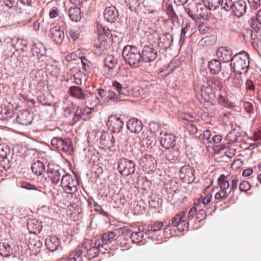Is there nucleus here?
I'll return each mask as SVG.
<instances>
[{
  "label": "nucleus",
  "mask_w": 261,
  "mask_h": 261,
  "mask_svg": "<svg viewBox=\"0 0 261 261\" xmlns=\"http://www.w3.org/2000/svg\"><path fill=\"white\" fill-rule=\"evenodd\" d=\"M194 169L189 165L182 166L178 173L179 177L182 182L190 184L192 182L195 177Z\"/></svg>",
  "instance_id": "12"
},
{
  "label": "nucleus",
  "mask_w": 261,
  "mask_h": 261,
  "mask_svg": "<svg viewBox=\"0 0 261 261\" xmlns=\"http://www.w3.org/2000/svg\"><path fill=\"white\" fill-rule=\"evenodd\" d=\"M45 245L47 248L52 252H54L60 247V240L55 236L48 237L45 240Z\"/></svg>",
  "instance_id": "27"
},
{
  "label": "nucleus",
  "mask_w": 261,
  "mask_h": 261,
  "mask_svg": "<svg viewBox=\"0 0 261 261\" xmlns=\"http://www.w3.org/2000/svg\"><path fill=\"white\" fill-rule=\"evenodd\" d=\"M127 128L131 133L138 134L142 130L143 124L140 120L132 118L127 122Z\"/></svg>",
  "instance_id": "26"
},
{
  "label": "nucleus",
  "mask_w": 261,
  "mask_h": 261,
  "mask_svg": "<svg viewBox=\"0 0 261 261\" xmlns=\"http://www.w3.org/2000/svg\"><path fill=\"white\" fill-rule=\"evenodd\" d=\"M251 188L250 183L247 181H242L239 185V189L241 192H247Z\"/></svg>",
  "instance_id": "53"
},
{
  "label": "nucleus",
  "mask_w": 261,
  "mask_h": 261,
  "mask_svg": "<svg viewBox=\"0 0 261 261\" xmlns=\"http://www.w3.org/2000/svg\"><path fill=\"white\" fill-rule=\"evenodd\" d=\"M118 169L119 173L124 176H128L134 173L135 164L130 160L122 158L118 161Z\"/></svg>",
  "instance_id": "10"
},
{
  "label": "nucleus",
  "mask_w": 261,
  "mask_h": 261,
  "mask_svg": "<svg viewBox=\"0 0 261 261\" xmlns=\"http://www.w3.org/2000/svg\"><path fill=\"white\" fill-rule=\"evenodd\" d=\"M47 177L50 179L52 184L57 185L60 179L61 173L59 170L49 168L46 172Z\"/></svg>",
  "instance_id": "32"
},
{
  "label": "nucleus",
  "mask_w": 261,
  "mask_h": 261,
  "mask_svg": "<svg viewBox=\"0 0 261 261\" xmlns=\"http://www.w3.org/2000/svg\"><path fill=\"white\" fill-rule=\"evenodd\" d=\"M31 53L34 58V60L36 58L41 62H44L46 58V49L41 42L34 43L31 48Z\"/></svg>",
  "instance_id": "14"
},
{
  "label": "nucleus",
  "mask_w": 261,
  "mask_h": 261,
  "mask_svg": "<svg viewBox=\"0 0 261 261\" xmlns=\"http://www.w3.org/2000/svg\"><path fill=\"white\" fill-rule=\"evenodd\" d=\"M61 185L66 193L72 195L76 192L78 190V182L76 177L69 174H65L62 176Z\"/></svg>",
  "instance_id": "8"
},
{
  "label": "nucleus",
  "mask_w": 261,
  "mask_h": 261,
  "mask_svg": "<svg viewBox=\"0 0 261 261\" xmlns=\"http://www.w3.org/2000/svg\"><path fill=\"white\" fill-rule=\"evenodd\" d=\"M220 0H201L208 8L212 10H215L220 6Z\"/></svg>",
  "instance_id": "45"
},
{
  "label": "nucleus",
  "mask_w": 261,
  "mask_h": 261,
  "mask_svg": "<svg viewBox=\"0 0 261 261\" xmlns=\"http://www.w3.org/2000/svg\"><path fill=\"white\" fill-rule=\"evenodd\" d=\"M69 93L71 96L79 100L85 99L86 101H90V98L92 97L91 93L87 91H84L81 87L78 86H71L69 88Z\"/></svg>",
  "instance_id": "16"
},
{
  "label": "nucleus",
  "mask_w": 261,
  "mask_h": 261,
  "mask_svg": "<svg viewBox=\"0 0 261 261\" xmlns=\"http://www.w3.org/2000/svg\"><path fill=\"white\" fill-rule=\"evenodd\" d=\"M172 42V36L170 33H166L159 37L158 46L164 50H167Z\"/></svg>",
  "instance_id": "24"
},
{
  "label": "nucleus",
  "mask_w": 261,
  "mask_h": 261,
  "mask_svg": "<svg viewBox=\"0 0 261 261\" xmlns=\"http://www.w3.org/2000/svg\"><path fill=\"white\" fill-rule=\"evenodd\" d=\"M165 152L166 158L171 163H174L179 155L178 149L177 147H174L170 149H166Z\"/></svg>",
  "instance_id": "34"
},
{
  "label": "nucleus",
  "mask_w": 261,
  "mask_h": 261,
  "mask_svg": "<svg viewBox=\"0 0 261 261\" xmlns=\"http://www.w3.org/2000/svg\"><path fill=\"white\" fill-rule=\"evenodd\" d=\"M107 125L112 132L118 133L123 127V122L119 118L111 116L108 119Z\"/></svg>",
  "instance_id": "20"
},
{
  "label": "nucleus",
  "mask_w": 261,
  "mask_h": 261,
  "mask_svg": "<svg viewBox=\"0 0 261 261\" xmlns=\"http://www.w3.org/2000/svg\"><path fill=\"white\" fill-rule=\"evenodd\" d=\"M103 16L107 21L112 23L117 20L119 16V13L115 7L111 6L106 8Z\"/></svg>",
  "instance_id": "22"
},
{
  "label": "nucleus",
  "mask_w": 261,
  "mask_h": 261,
  "mask_svg": "<svg viewBox=\"0 0 261 261\" xmlns=\"http://www.w3.org/2000/svg\"><path fill=\"white\" fill-rule=\"evenodd\" d=\"M9 168V160L7 158L0 156V170H6Z\"/></svg>",
  "instance_id": "51"
},
{
  "label": "nucleus",
  "mask_w": 261,
  "mask_h": 261,
  "mask_svg": "<svg viewBox=\"0 0 261 261\" xmlns=\"http://www.w3.org/2000/svg\"><path fill=\"white\" fill-rule=\"evenodd\" d=\"M94 111V109L86 107L81 109L76 105H72L67 107L64 110V114L66 117H69L72 114V118L70 121V124L74 125L81 120L87 121L91 118L92 113Z\"/></svg>",
  "instance_id": "3"
},
{
  "label": "nucleus",
  "mask_w": 261,
  "mask_h": 261,
  "mask_svg": "<svg viewBox=\"0 0 261 261\" xmlns=\"http://www.w3.org/2000/svg\"><path fill=\"white\" fill-rule=\"evenodd\" d=\"M91 95H92V97L90 98V99L91 100L90 101H86L87 102H89L90 105H92L93 106H96L99 103V99L96 95H93L91 93Z\"/></svg>",
  "instance_id": "60"
},
{
  "label": "nucleus",
  "mask_w": 261,
  "mask_h": 261,
  "mask_svg": "<svg viewBox=\"0 0 261 261\" xmlns=\"http://www.w3.org/2000/svg\"><path fill=\"white\" fill-rule=\"evenodd\" d=\"M250 25L256 32L259 31L261 27V9L255 16H252L249 22Z\"/></svg>",
  "instance_id": "31"
},
{
  "label": "nucleus",
  "mask_w": 261,
  "mask_h": 261,
  "mask_svg": "<svg viewBox=\"0 0 261 261\" xmlns=\"http://www.w3.org/2000/svg\"><path fill=\"white\" fill-rule=\"evenodd\" d=\"M13 253L12 248L6 242L0 243V255L3 257H8Z\"/></svg>",
  "instance_id": "40"
},
{
  "label": "nucleus",
  "mask_w": 261,
  "mask_h": 261,
  "mask_svg": "<svg viewBox=\"0 0 261 261\" xmlns=\"http://www.w3.org/2000/svg\"><path fill=\"white\" fill-rule=\"evenodd\" d=\"M31 169L35 174L37 176L41 175L45 171V164L39 161H37L32 164Z\"/></svg>",
  "instance_id": "38"
},
{
  "label": "nucleus",
  "mask_w": 261,
  "mask_h": 261,
  "mask_svg": "<svg viewBox=\"0 0 261 261\" xmlns=\"http://www.w3.org/2000/svg\"><path fill=\"white\" fill-rule=\"evenodd\" d=\"M122 55L125 62L130 66L138 67L140 65L142 62L141 53L136 46L127 45L124 46Z\"/></svg>",
  "instance_id": "5"
},
{
  "label": "nucleus",
  "mask_w": 261,
  "mask_h": 261,
  "mask_svg": "<svg viewBox=\"0 0 261 261\" xmlns=\"http://www.w3.org/2000/svg\"><path fill=\"white\" fill-rule=\"evenodd\" d=\"M97 31L99 36L97 39L94 40L93 46L99 53H101L108 46L107 40L109 39V30L100 24H97Z\"/></svg>",
  "instance_id": "6"
},
{
  "label": "nucleus",
  "mask_w": 261,
  "mask_h": 261,
  "mask_svg": "<svg viewBox=\"0 0 261 261\" xmlns=\"http://www.w3.org/2000/svg\"><path fill=\"white\" fill-rule=\"evenodd\" d=\"M196 15L197 19H203L206 20L211 16V10L203 2L199 3L196 6Z\"/></svg>",
  "instance_id": "18"
},
{
  "label": "nucleus",
  "mask_w": 261,
  "mask_h": 261,
  "mask_svg": "<svg viewBox=\"0 0 261 261\" xmlns=\"http://www.w3.org/2000/svg\"><path fill=\"white\" fill-rule=\"evenodd\" d=\"M190 28V24L186 23L185 27H184L181 30L180 33V41H184L185 39L186 34Z\"/></svg>",
  "instance_id": "59"
},
{
  "label": "nucleus",
  "mask_w": 261,
  "mask_h": 261,
  "mask_svg": "<svg viewBox=\"0 0 261 261\" xmlns=\"http://www.w3.org/2000/svg\"><path fill=\"white\" fill-rule=\"evenodd\" d=\"M156 163V159L151 155H144L140 160V166L148 173H152L155 171Z\"/></svg>",
  "instance_id": "11"
},
{
  "label": "nucleus",
  "mask_w": 261,
  "mask_h": 261,
  "mask_svg": "<svg viewBox=\"0 0 261 261\" xmlns=\"http://www.w3.org/2000/svg\"><path fill=\"white\" fill-rule=\"evenodd\" d=\"M188 117H189L190 118H193V117L191 115H188L187 116L185 117L184 119L190 122V124L188 125V127L190 132L192 134H195L197 132V128L192 123L193 121L192 120H189Z\"/></svg>",
  "instance_id": "52"
},
{
  "label": "nucleus",
  "mask_w": 261,
  "mask_h": 261,
  "mask_svg": "<svg viewBox=\"0 0 261 261\" xmlns=\"http://www.w3.org/2000/svg\"><path fill=\"white\" fill-rule=\"evenodd\" d=\"M142 61L144 62H151L154 61L157 58V51L151 46L145 45L141 53Z\"/></svg>",
  "instance_id": "17"
},
{
  "label": "nucleus",
  "mask_w": 261,
  "mask_h": 261,
  "mask_svg": "<svg viewBox=\"0 0 261 261\" xmlns=\"http://www.w3.org/2000/svg\"><path fill=\"white\" fill-rule=\"evenodd\" d=\"M142 230H144L143 228L141 229V227H139L138 231L132 232L130 230L124 229L122 230V233L130 237L134 243H138L142 241L144 237Z\"/></svg>",
  "instance_id": "21"
},
{
  "label": "nucleus",
  "mask_w": 261,
  "mask_h": 261,
  "mask_svg": "<svg viewBox=\"0 0 261 261\" xmlns=\"http://www.w3.org/2000/svg\"><path fill=\"white\" fill-rule=\"evenodd\" d=\"M251 9L256 10L261 6L260 0H248Z\"/></svg>",
  "instance_id": "54"
},
{
  "label": "nucleus",
  "mask_w": 261,
  "mask_h": 261,
  "mask_svg": "<svg viewBox=\"0 0 261 261\" xmlns=\"http://www.w3.org/2000/svg\"><path fill=\"white\" fill-rule=\"evenodd\" d=\"M164 226L162 222L154 221L149 225L145 229V234L151 239H153L152 233H155L160 230Z\"/></svg>",
  "instance_id": "25"
},
{
  "label": "nucleus",
  "mask_w": 261,
  "mask_h": 261,
  "mask_svg": "<svg viewBox=\"0 0 261 261\" xmlns=\"http://www.w3.org/2000/svg\"><path fill=\"white\" fill-rule=\"evenodd\" d=\"M148 204L151 208H158L162 204V199L157 195H152L149 198Z\"/></svg>",
  "instance_id": "41"
},
{
  "label": "nucleus",
  "mask_w": 261,
  "mask_h": 261,
  "mask_svg": "<svg viewBox=\"0 0 261 261\" xmlns=\"http://www.w3.org/2000/svg\"><path fill=\"white\" fill-rule=\"evenodd\" d=\"M117 64V60L112 55H109L105 59V65L109 68L110 70L114 69Z\"/></svg>",
  "instance_id": "42"
},
{
  "label": "nucleus",
  "mask_w": 261,
  "mask_h": 261,
  "mask_svg": "<svg viewBox=\"0 0 261 261\" xmlns=\"http://www.w3.org/2000/svg\"><path fill=\"white\" fill-rule=\"evenodd\" d=\"M210 85H211V88L213 90L215 89L216 91L222 92L224 91V83L222 80L218 78L213 77L210 79L209 80Z\"/></svg>",
  "instance_id": "35"
},
{
  "label": "nucleus",
  "mask_w": 261,
  "mask_h": 261,
  "mask_svg": "<svg viewBox=\"0 0 261 261\" xmlns=\"http://www.w3.org/2000/svg\"><path fill=\"white\" fill-rule=\"evenodd\" d=\"M59 15V10L56 7L51 8L49 12V16L51 18H54Z\"/></svg>",
  "instance_id": "64"
},
{
  "label": "nucleus",
  "mask_w": 261,
  "mask_h": 261,
  "mask_svg": "<svg viewBox=\"0 0 261 261\" xmlns=\"http://www.w3.org/2000/svg\"><path fill=\"white\" fill-rule=\"evenodd\" d=\"M51 37L56 43H60L64 37L63 29L59 26H53L50 30Z\"/></svg>",
  "instance_id": "28"
},
{
  "label": "nucleus",
  "mask_w": 261,
  "mask_h": 261,
  "mask_svg": "<svg viewBox=\"0 0 261 261\" xmlns=\"http://www.w3.org/2000/svg\"><path fill=\"white\" fill-rule=\"evenodd\" d=\"M246 88L247 90L254 91L255 89V86L253 81L251 80H247L245 83Z\"/></svg>",
  "instance_id": "62"
},
{
  "label": "nucleus",
  "mask_w": 261,
  "mask_h": 261,
  "mask_svg": "<svg viewBox=\"0 0 261 261\" xmlns=\"http://www.w3.org/2000/svg\"><path fill=\"white\" fill-rule=\"evenodd\" d=\"M68 14L72 21L78 22L81 19L80 8L75 7H71L68 11Z\"/></svg>",
  "instance_id": "39"
},
{
  "label": "nucleus",
  "mask_w": 261,
  "mask_h": 261,
  "mask_svg": "<svg viewBox=\"0 0 261 261\" xmlns=\"http://www.w3.org/2000/svg\"><path fill=\"white\" fill-rule=\"evenodd\" d=\"M83 69L87 72H91L92 69V65L91 62L84 57H80Z\"/></svg>",
  "instance_id": "47"
},
{
  "label": "nucleus",
  "mask_w": 261,
  "mask_h": 261,
  "mask_svg": "<svg viewBox=\"0 0 261 261\" xmlns=\"http://www.w3.org/2000/svg\"><path fill=\"white\" fill-rule=\"evenodd\" d=\"M20 187L29 190H34L36 191L37 193L39 195H42L43 194V193L41 191L37 189V187L35 186L28 182L22 183L20 185Z\"/></svg>",
  "instance_id": "49"
},
{
  "label": "nucleus",
  "mask_w": 261,
  "mask_h": 261,
  "mask_svg": "<svg viewBox=\"0 0 261 261\" xmlns=\"http://www.w3.org/2000/svg\"><path fill=\"white\" fill-rule=\"evenodd\" d=\"M197 210L195 207H193L190 209L188 215V221H190L194 218L196 214L197 213Z\"/></svg>",
  "instance_id": "63"
},
{
  "label": "nucleus",
  "mask_w": 261,
  "mask_h": 261,
  "mask_svg": "<svg viewBox=\"0 0 261 261\" xmlns=\"http://www.w3.org/2000/svg\"><path fill=\"white\" fill-rule=\"evenodd\" d=\"M27 226L30 231L34 233L39 232L42 229L41 222L36 219L29 220Z\"/></svg>",
  "instance_id": "37"
},
{
  "label": "nucleus",
  "mask_w": 261,
  "mask_h": 261,
  "mask_svg": "<svg viewBox=\"0 0 261 261\" xmlns=\"http://www.w3.org/2000/svg\"><path fill=\"white\" fill-rule=\"evenodd\" d=\"M160 144L165 149H170L176 146V137L171 133H161Z\"/></svg>",
  "instance_id": "15"
},
{
  "label": "nucleus",
  "mask_w": 261,
  "mask_h": 261,
  "mask_svg": "<svg viewBox=\"0 0 261 261\" xmlns=\"http://www.w3.org/2000/svg\"><path fill=\"white\" fill-rule=\"evenodd\" d=\"M231 179V177L229 175L225 176L224 174H221L217 180V184L221 190L226 191L230 186L229 180Z\"/></svg>",
  "instance_id": "33"
},
{
  "label": "nucleus",
  "mask_w": 261,
  "mask_h": 261,
  "mask_svg": "<svg viewBox=\"0 0 261 261\" xmlns=\"http://www.w3.org/2000/svg\"><path fill=\"white\" fill-rule=\"evenodd\" d=\"M33 120V114L28 110L20 112L17 116V121L22 125H28Z\"/></svg>",
  "instance_id": "23"
},
{
  "label": "nucleus",
  "mask_w": 261,
  "mask_h": 261,
  "mask_svg": "<svg viewBox=\"0 0 261 261\" xmlns=\"http://www.w3.org/2000/svg\"><path fill=\"white\" fill-rule=\"evenodd\" d=\"M42 246V243L40 241H33L30 243V248H32V249L38 251L37 249H40Z\"/></svg>",
  "instance_id": "56"
},
{
  "label": "nucleus",
  "mask_w": 261,
  "mask_h": 261,
  "mask_svg": "<svg viewBox=\"0 0 261 261\" xmlns=\"http://www.w3.org/2000/svg\"><path fill=\"white\" fill-rule=\"evenodd\" d=\"M247 8V3L243 0H238L233 2L232 13L237 17L243 16Z\"/></svg>",
  "instance_id": "19"
},
{
  "label": "nucleus",
  "mask_w": 261,
  "mask_h": 261,
  "mask_svg": "<svg viewBox=\"0 0 261 261\" xmlns=\"http://www.w3.org/2000/svg\"><path fill=\"white\" fill-rule=\"evenodd\" d=\"M225 140L228 144H233L238 142L237 135L234 132H229L226 136Z\"/></svg>",
  "instance_id": "48"
},
{
  "label": "nucleus",
  "mask_w": 261,
  "mask_h": 261,
  "mask_svg": "<svg viewBox=\"0 0 261 261\" xmlns=\"http://www.w3.org/2000/svg\"><path fill=\"white\" fill-rule=\"evenodd\" d=\"M185 216L184 211L180 212L171 220L172 226L176 227L180 232L187 229L189 226V222L186 219H184Z\"/></svg>",
  "instance_id": "13"
},
{
  "label": "nucleus",
  "mask_w": 261,
  "mask_h": 261,
  "mask_svg": "<svg viewBox=\"0 0 261 261\" xmlns=\"http://www.w3.org/2000/svg\"><path fill=\"white\" fill-rule=\"evenodd\" d=\"M143 141L146 145L150 148H151L153 146V145L154 144L155 141L154 138L151 136H147Z\"/></svg>",
  "instance_id": "57"
},
{
  "label": "nucleus",
  "mask_w": 261,
  "mask_h": 261,
  "mask_svg": "<svg viewBox=\"0 0 261 261\" xmlns=\"http://www.w3.org/2000/svg\"><path fill=\"white\" fill-rule=\"evenodd\" d=\"M208 67L211 74H218L222 69L221 62L217 59L211 60L208 62Z\"/></svg>",
  "instance_id": "30"
},
{
  "label": "nucleus",
  "mask_w": 261,
  "mask_h": 261,
  "mask_svg": "<svg viewBox=\"0 0 261 261\" xmlns=\"http://www.w3.org/2000/svg\"><path fill=\"white\" fill-rule=\"evenodd\" d=\"M228 194L227 191H223L220 190L215 195V198L216 199H221L223 198H226L227 197Z\"/></svg>",
  "instance_id": "58"
},
{
  "label": "nucleus",
  "mask_w": 261,
  "mask_h": 261,
  "mask_svg": "<svg viewBox=\"0 0 261 261\" xmlns=\"http://www.w3.org/2000/svg\"><path fill=\"white\" fill-rule=\"evenodd\" d=\"M94 111V109L86 107L81 109L76 105H72L67 107L64 110V114L66 117H69L72 114V118L70 121V124L74 125L81 120L87 121L91 118L92 113Z\"/></svg>",
  "instance_id": "2"
},
{
  "label": "nucleus",
  "mask_w": 261,
  "mask_h": 261,
  "mask_svg": "<svg viewBox=\"0 0 261 261\" xmlns=\"http://www.w3.org/2000/svg\"><path fill=\"white\" fill-rule=\"evenodd\" d=\"M217 56L223 62H227L229 61L231 62L232 58L231 51L225 47H222L218 49L217 51Z\"/></svg>",
  "instance_id": "29"
},
{
  "label": "nucleus",
  "mask_w": 261,
  "mask_h": 261,
  "mask_svg": "<svg viewBox=\"0 0 261 261\" xmlns=\"http://www.w3.org/2000/svg\"><path fill=\"white\" fill-rule=\"evenodd\" d=\"M229 80L230 81L231 84L232 86H233L236 88L239 89L241 88L243 81L241 79V76L240 74L236 75L234 74L229 77Z\"/></svg>",
  "instance_id": "43"
},
{
  "label": "nucleus",
  "mask_w": 261,
  "mask_h": 261,
  "mask_svg": "<svg viewBox=\"0 0 261 261\" xmlns=\"http://www.w3.org/2000/svg\"><path fill=\"white\" fill-rule=\"evenodd\" d=\"M166 13L169 17L171 20L172 23L177 22L178 17L173 10V6L171 4H167L166 7Z\"/></svg>",
  "instance_id": "44"
},
{
  "label": "nucleus",
  "mask_w": 261,
  "mask_h": 261,
  "mask_svg": "<svg viewBox=\"0 0 261 261\" xmlns=\"http://www.w3.org/2000/svg\"><path fill=\"white\" fill-rule=\"evenodd\" d=\"M51 144L53 147L60 152H63L67 155L72 153L73 147L71 144V141L69 138L54 137L51 139Z\"/></svg>",
  "instance_id": "7"
},
{
  "label": "nucleus",
  "mask_w": 261,
  "mask_h": 261,
  "mask_svg": "<svg viewBox=\"0 0 261 261\" xmlns=\"http://www.w3.org/2000/svg\"><path fill=\"white\" fill-rule=\"evenodd\" d=\"M125 3L132 11L135 10L139 6L138 0H125Z\"/></svg>",
  "instance_id": "50"
},
{
  "label": "nucleus",
  "mask_w": 261,
  "mask_h": 261,
  "mask_svg": "<svg viewBox=\"0 0 261 261\" xmlns=\"http://www.w3.org/2000/svg\"><path fill=\"white\" fill-rule=\"evenodd\" d=\"M195 96L200 99V102H211L215 97L212 88L210 86H195Z\"/></svg>",
  "instance_id": "9"
},
{
  "label": "nucleus",
  "mask_w": 261,
  "mask_h": 261,
  "mask_svg": "<svg viewBox=\"0 0 261 261\" xmlns=\"http://www.w3.org/2000/svg\"><path fill=\"white\" fill-rule=\"evenodd\" d=\"M249 56L245 51L234 55L231 60L230 67L238 74H246L249 67Z\"/></svg>",
  "instance_id": "4"
},
{
  "label": "nucleus",
  "mask_w": 261,
  "mask_h": 261,
  "mask_svg": "<svg viewBox=\"0 0 261 261\" xmlns=\"http://www.w3.org/2000/svg\"><path fill=\"white\" fill-rule=\"evenodd\" d=\"M116 233L114 231H108L103 233L99 239L96 240L93 244L92 241L85 240L81 246H79L81 249L86 250L84 256L89 259L93 258L98 255L99 252L104 253L105 251L111 249L112 243Z\"/></svg>",
  "instance_id": "1"
},
{
  "label": "nucleus",
  "mask_w": 261,
  "mask_h": 261,
  "mask_svg": "<svg viewBox=\"0 0 261 261\" xmlns=\"http://www.w3.org/2000/svg\"><path fill=\"white\" fill-rule=\"evenodd\" d=\"M218 101L220 105L226 108H229L230 107V104L228 102V100L221 94H219Z\"/></svg>",
  "instance_id": "55"
},
{
  "label": "nucleus",
  "mask_w": 261,
  "mask_h": 261,
  "mask_svg": "<svg viewBox=\"0 0 261 261\" xmlns=\"http://www.w3.org/2000/svg\"><path fill=\"white\" fill-rule=\"evenodd\" d=\"M220 5L226 11H232L233 2L232 0H220Z\"/></svg>",
  "instance_id": "46"
},
{
  "label": "nucleus",
  "mask_w": 261,
  "mask_h": 261,
  "mask_svg": "<svg viewBox=\"0 0 261 261\" xmlns=\"http://www.w3.org/2000/svg\"><path fill=\"white\" fill-rule=\"evenodd\" d=\"M83 250L80 247L76 248L71 252L68 256L61 258L62 261H76V259L82 257Z\"/></svg>",
  "instance_id": "36"
},
{
  "label": "nucleus",
  "mask_w": 261,
  "mask_h": 261,
  "mask_svg": "<svg viewBox=\"0 0 261 261\" xmlns=\"http://www.w3.org/2000/svg\"><path fill=\"white\" fill-rule=\"evenodd\" d=\"M212 198V194L211 193L207 194L204 198H202L201 202L204 207L210 203Z\"/></svg>",
  "instance_id": "61"
}]
</instances>
